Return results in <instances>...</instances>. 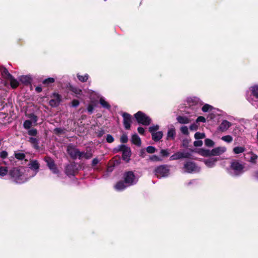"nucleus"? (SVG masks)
I'll return each mask as SVG.
<instances>
[{
  "label": "nucleus",
  "instance_id": "obj_4",
  "mask_svg": "<svg viewBox=\"0 0 258 258\" xmlns=\"http://www.w3.org/2000/svg\"><path fill=\"white\" fill-rule=\"evenodd\" d=\"M8 173L11 178L12 179L13 181L16 183L20 184L24 182L22 178L23 173L18 168L14 167L11 169Z\"/></svg>",
  "mask_w": 258,
  "mask_h": 258
},
{
  "label": "nucleus",
  "instance_id": "obj_16",
  "mask_svg": "<svg viewBox=\"0 0 258 258\" xmlns=\"http://www.w3.org/2000/svg\"><path fill=\"white\" fill-rule=\"evenodd\" d=\"M2 76L6 80L12 78V75L9 72L8 70L5 67H3L0 69Z\"/></svg>",
  "mask_w": 258,
  "mask_h": 258
},
{
  "label": "nucleus",
  "instance_id": "obj_56",
  "mask_svg": "<svg viewBox=\"0 0 258 258\" xmlns=\"http://www.w3.org/2000/svg\"><path fill=\"white\" fill-rule=\"evenodd\" d=\"M54 133L57 135H59L63 133V130L59 127L55 128L54 129Z\"/></svg>",
  "mask_w": 258,
  "mask_h": 258
},
{
  "label": "nucleus",
  "instance_id": "obj_17",
  "mask_svg": "<svg viewBox=\"0 0 258 258\" xmlns=\"http://www.w3.org/2000/svg\"><path fill=\"white\" fill-rule=\"evenodd\" d=\"M131 142L132 144L136 145L138 147H140L141 146V140L140 138L139 137V136L136 134H135L132 135Z\"/></svg>",
  "mask_w": 258,
  "mask_h": 258
},
{
  "label": "nucleus",
  "instance_id": "obj_63",
  "mask_svg": "<svg viewBox=\"0 0 258 258\" xmlns=\"http://www.w3.org/2000/svg\"><path fill=\"white\" fill-rule=\"evenodd\" d=\"M137 130L140 134L142 135H144L145 130L143 127H141V126L138 127L137 128Z\"/></svg>",
  "mask_w": 258,
  "mask_h": 258
},
{
  "label": "nucleus",
  "instance_id": "obj_10",
  "mask_svg": "<svg viewBox=\"0 0 258 258\" xmlns=\"http://www.w3.org/2000/svg\"><path fill=\"white\" fill-rule=\"evenodd\" d=\"M65 173L69 176H75L77 172V166L75 163L68 164L65 167Z\"/></svg>",
  "mask_w": 258,
  "mask_h": 258
},
{
  "label": "nucleus",
  "instance_id": "obj_55",
  "mask_svg": "<svg viewBox=\"0 0 258 258\" xmlns=\"http://www.w3.org/2000/svg\"><path fill=\"white\" fill-rule=\"evenodd\" d=\"M180 131L181 133L184 135H187L189 134L188 130L186 126H183L181 127Z\"/></svg>",
  "mask_w": 258,
  "mask_h": 258
},
{
  "label": "nucleus",
  "instance_id": "obj_52",
  "mask_svg": "<svg viewBox=\"0 0 258 258\" xmlns=\"http://www.w3.org/2000/svg\"><path fill=\"white\" fill-rule=\"evenodd\" d=\"M212 106H211L209 104H206L202 107V110L204 112H208L210 109H212Z\"/></svg>",
  "mask_w": 258,
  "mask_h": 258
},
{
  "label": "nucleus",
  "instance_id": "obj_5",
  "mask_svg": "<svg viewBox=\"0 0 258 258\" xmlns=\"http://www.w3.org/2000/svg\"><path fill=\"white\" fill-rule=\"evenodd\" d=\"M230 168L234 171L235 175H239L243 172L244 166L238 161L233 160L230 163Z\"/></svg>",
  "mask_w": 258,
  "mask_h": 258
},
{
  "label": "nucleus",
  "instance_id": "obj_11",
  "mask_svg": "<svg viewBox=\"0 0 258 258\" xmlns=\"http://www.w3.org/2000/svg\"><path fill=\"white\" fill-rule=\"evenodd\" d=\"M183 168L185 172L191 173L196 170L197 166L194 162L188 161L184 163Z\"/></svg>",
  "mask_w": 258,
  "mask_h": 258
},
{
  "label": "nucleus",
  "instance_id": "obj_39",
  "mask_svg": "<svg viewBox=\"0 0 258 258\" xmlns=\"http://www.w3.org/2000/svg\"><path fill=\"white\" fill-rule=\"evenodd\" d=\"M160 155L162 157H167L170 155L169 149H162L160 151Z\"/></svg>",
  "mask_w": 258,
  "mask_h": 258
},
{
  "label": "nucleus",
  "instance_id": "obj_28",
  "mask_svg": "<svg viewBox=\"0 0 258 258\" xmlns=\"http://www.w3.org/2000/svg\"><path fill=\"white\" fill-rule=\"evenodd\" d=\"M54 82V78L50 77L44 79L42 81V84L44 85L45 87H48L50 86L51 84L53 83Z\"/></svg>",
  "mask_w": 258,
  "mask_h": 258
},
{
  "label": "nucleus",
  "instance_id": "obj_40",
  "mask_svg": "<svg viewBox=\"0 0 258 258\" xmlns=\"http://www.w3.org/2000/svg\"><path fill=\"white\" fill-rule=\"evenodd\" d=\"M128 148L125 145H120L118 146V148L117 149H114V151L115 152H121L122 153L126 149Z\"/></svg>",
  "mask_w": 258,
  "mask_h": 258
},
{
  "label": "nucleus",
  "instance_id": "obj_61",
  "mask_svg": "<svg viewBox=\"0 0 258 258\" xmlns=\"http://www.w3.org/2000/svg\"><path fill=\"white\" fill-rule=\"evenodd\" d=\"M198 125L196 123H194L189 126V129L191 131H197L198 130Z\"/></svg>",
  "mask_w": 258,
  "mask_h": 258
},
{
  "label": "nucleus",
  "instance_id": "obj_60",
  "mask_svg": "<svg viewBox=\"0 0 258 258\" xmlns=\"http://www.w3.org/2000/svg\"><path fill=\"white\" fill-rule=\"evenodd\" d=\"M196 123H198L199 122H205L206 118L202 116H199L196 119Z\"/></svg>",
  "mask_w": 258,
  "mask_h": 258
},
{
  "label": "nucleus",
  "instance_id": "obj_6",
  "mask_svg": "<svg viewBox=\"0 0 258 258\" xmlns=\"http://www.w3.org/2000/svg\"><path fill=\"white\" fill-rule=\"evenodd\" d=\"M45 161L47 163V165L49 169L54 174H57L59 176V171L56 165L55 164L54 161L50 157H45Z\"/></svg>",
  "mask_w": 258,
  "mask_h": 258
},
{
  "label": "nucleus",
  "instance_id": "obj_2",
  "mask_svg": "<svg viewBox=\"0 0 258 258\" xmlns=\"http://www.w3.org/2000/svg\"><path fill=\"white\" fill-rule=\"evenodd\" d=\"M154 173L159 178L167 177L170 173V166L166 164L159 165L155 168Z\"/></svg>",
  "mask_w": 258,
  "mask_h": 258
},
{
  "label": "nucleus",
  "instance_id": "obj_51",
  "mask_svg": "<svg viewBox=\"0 0 258 258\" xmlns=\"http://www.w3.org/2000/svg\"><path fill=\"white\" fill-rule=\"evenodd\" d=\"M93 156V154L91 152V150L88 151L87 150L86 152H85V154H84V158L86 159H89Z\"/></svg>",
  "mask_w": 258,
  "mask_h": 258
},
{
  "label": "nucleus",
  "instance_id": "obj_64",
  "mask_svg": "<svg viewBox=\"0 0 258 258\" xmlns=\"http://www.w3.org/2000/svg\"><path fill=\"white\" fill-rule=\"evenodd\" d=\"M85 154V152H80L79 150V153L78 154V158L79 159H81L82 158L84 157V154Z\"/></svg>",
  "mask_w": 258,
  "mask_h": 258
},
{
  "label": "nucleus",
  "instance_id": "obj_12",
  "mask_svg": "<svg viewBox=\"0 0 258 258\" xmlns=\"http://www.w3.org/2000/svg\"><path fill=\"white\" fill-rule=\"evenodd\" d=\"M226 149L224 147H218L213 149L211 151V156H219L224 153Z\"/></svg>",
  "mask_w": 258,
  "mask_h": 258
},
{
  "label": "nucleus",
  "instance_id": "obj_24",
  "mask_svg": "<svg viewBox=\"0 0 258 258\" xmlns=\"http://www.w3.org/2000/svg\"><path fill=\"white\" fill-rule=\"evenodd\" d=\"M210 152L211 151L210 150L201 148L199 150L198 153L203 157H210L211 156Z\"/></svg>",
  "mask_w": 258,
  "mask_h": 258
},
{
  "label": "nucleus",
  "instance_id": "obj_43",
  "mask_svg": "<svg viewBox=\"0 0 258 258\" xmlns=\"http://www.w3.org/2000/svg\"><path fill=\"white\" fill-rule=\"evenodd\" d=\"M128 137L125 133H123L120 137V141L122 143H126L128 142Z\"/></svg>",
  "mask_w": 258,
  "mask_h": 258
},
{
  "label": "nucleus",
  "instance_id": "obj_29",
  "mask_svg": "<svg viewBox=\"0 0 258 258\" xmlns=\"http://www.w3.org/2000/svg\"><path fill=\"white\" fill-rule=\"evenodd\" d=\"M183 157L182 152H177L175 153H174L173 155H172L170 158V160H176L180 159H182Z\"/></svg>",
  "mask_w": 258,
  "mask_h": 258
},
{
  "label": "nucleus",
  "instance_id": "obj_46",
  "mask_svg": "<svg viewBox=\"0 0 258 258\" xmlns=\"http://www.w3.org/2000/svg\"><path fill=\"white\" fill-rule=\"evenodd\" d=\"M221 139L227 143H230L232 141L233 138L230 135L225 136L222 137Z\"/></svg>",
  "mask_w": 258,
  "mask_h": 258
},
{
  "label": "nucleus",
  "instance_id": "obj_30",
  "mask_svg": "<svg viewBox=\"0 0 258 258\" xmlns=\"http://www.w3.org/2000/svg\"><path fill=\"white\" fill-rule=\"evenodd\" d=\"M77 78L78 79V80L80 82L84 83V82H86L87 81L89 76L88 74H86L84 76H82V75H81L78 74L77 75Z\"/></svg>",
  "mask_w": 258,
  "mask_h": 258
},
{
  "label": "nucleus",
  "instance_id": "obj_1",
  "mask_svg": "<svg viewBox=\"0 0 258 258\" xmlns=\"http://www.w3.org/2000/svg\"><path fill=\"white\" fill-rule=\"evenodd\" d=\"M123 180H119L114 185V188L117 191L124 190L128 186L136 184L138 181V178L136 177L132 171H125L122 175Z\"/></svg>",
  "mask_w": 258,
  "mask_h": 258
},
{
  "label": "nucleus",
  "instance_id": "obj_41",
  "mask_svg": "<svg viewBox=\"0 0 258 258\" xmlns=\"http://www.w3.org/2000/svg\"><path fill=\"white\" fill-rule=\"evenodd\" d=\"M15 157L18 160H22L25 159L26 156L25 154L23 153H15Z\"/></svg>",
  "mask_w": 258,
  "mask_h": 258
},
{
  "label": "nucleus",
  "instance_id": "obj_19",
  "mask_svg": "<svg viewBox=\"0 0 258 258\" xmlns=\"http://www.w3.org/2000/svg\"><path fill=\"white\" fill-rule=\"evenodd\" d=\"M69 90L71 92H72L73 93L75 94L76 95V97L78 98L79 97L78 95H83L82 90L81 89H80L77 87L73 86L72 85H70L69 87Z\"/></svg>",
  "mask_w": 258,
  "mask_h": 258
},
{
  "label": "nucleus",
  "instance_id": "obj_50",
  "mask_svg": "<svg viewBox=\"0 0 258 258\" xmlns=\"http://www.w3.org/2000/svg\"><path fill=\"white\" fill-rule=\"evenodd\" d=\"M156 151V149L153 146H150L146 148V151L150 154H153L155 153Z\"/></svg>",
  "mask_w": 258,
  "mask_h": 258
},
{
  "label": "nucleus",
  "instance_id": "obj_7",
  "mask_svg": "<svg viewBox=\"0 0 258 258\" xmlns=\"http://www.w3.org/2000/svg\"><path fill=\"white\" fill-rule=\"evenodd\" d=\"M67 152L72 159L76 160L78 158L79 149L73 144H69L67 146Z\"/></svg>",
  "mask_w": 258,
  "mask_h": 258
},
{
  "label": "nucleus",
  "instance_id": "obj_20",
  "mask_svg": "<svg viewBox=\"0 0 258 258\" xmlns=\"http://www.w3.org/2000/svg\"><path fill=\"white\" fill-rule=\"evenodd\" d=\"M28 141L32 145L33 147L37 150L40 149L39 146V139L34 137H30Z\"/></svg>",
  "mask_w": 258,
  "mask_h": 258
},
{
  "label": "nucleus",
  "instance_id": "obj_23",
  "mask_svg": "<svg viewBox=\"0 0 258 258\" xmlns=\"http://www.w3.org/2000/svg\"><path fill=\"white\" fill-rule=\"evenodd\" d=\"M177 121L181 124H187L190 122V119L185 116L179 115L177 117Z\"/></svg>",
  "mask_w": 258,
  "mask_h": 258
},
{
  "label": "nucleus",
  "instance_id": "obj_9",
  "mask_svg": "<svg viewBox=\"0 0 258 258\" xmlns=\"http://www.w3.org/2000/svg\"><path fill=\"white\" fill-rule=\"evenodd\" d=\"M121 115L123 117V124L124 128L126 130H130L132 122V116L127 112H123Z\"/></svg>",
  "mask_w": 258,
  "mask_h": 258
},
{
  "label": "nucleus",
  "instance_id": "obj_44",
  "mask_svg": "<svg viewBox=\"0 0 258 258\" xmlns=\"http://www.w3.org/2000/svg\"><path fill=\"white\" fill-rule=\"evenodd\" d=\"M150 160L152 161H155V162L162 161V159L161 158L158 157V156H157L156 155H154L150 156Z\"/></svg>",
  "mask_w": 258,
  "mask_h": 258
},
{
  "label": "nucleus",
  "instance_id": "obj_54",
  "mask_svg": "<svg viewBox=\"0 0 258 258\" xmlns=\"http://www.w3.org/2000/svg\"><path fill=\"white\" fill-rule=\"evenodd\" d=\"M190 140L188 139H184L182 142V146L184 148H187Z\"/></svg>",
  "mask_w": 258,
  "mask_h": 258
},
{
  "label": "nucleus",
  "instance_id": "obj_13",
  "mask_svg": "<svg viewBox=\"0 0 258 258\" xmlns=\"http://www.w3.org/2000/svg\"><path fill=\"white\" fill-rule=\"evenodd\" d=\"M231 125V124L229 121L224 120L219 125L218 130L222 132H225L227 131Z\"/></svg>",
  "mask_w": 258,
  "mask_h": 258
},
{
  "label": "nucleus",
  "instance_id": "obj_58",
  "mask_svg": "<svg viewBox=\"0 0 258 258\" xmlns=\"http://www.w3.org/2000/svg\"><path fill=\"white\" fill-rule=\"evenodd\" d=\"M71 104H72V107H77L79 105L80 102H79V100H78L77 99H74L71 102Z\"/></svg>",
  "mask_w": 258,
  "mask_h": 258
},
{
  "label": "nucleus",
  "instance_id": "obj_47",
  "mask_svg": "<svg viewBox=\"0 0 258 258\" xmlns=\"http://www.w3.org/2000/svg\"><path fill=\"white\" fill-rule=\"evenodd\" d=\"M159 126L158 125H156L149 127V131L151 133V134H152V133H155L159 130Z\"/></svg>",
  "mask_w": 258,
  "mask_h": 258
},
{
  "label": "nucleus",
  "instance_id": "obj_37",
  "mask_svg": "<svg viewBox=\"0 0 258 258\" xmlns=\"http://www.w3.org/2000/svg\"><path fill=\"white\" fill-rule=\"evenodd\" d=\"M26 116L34 123H36L38 120V117L33 113L27 114Z\"/></svg>",
  "mask_w": 258,
  "mask_h": 258
},
{
  "label": "nucleus",
  "instance_id": "obj_26",
  "mask_svg": "<svg viewBox=\"0 0 258 258\" xmlns=\"http://www.w3.org/2000/svg\"><path fill=\"white\" fill-rule=\"evenodd\" d=\"M29 165V168L34 170H38L40 167L39 163L37 160L32 161Z\"/></svg>",
  "mask_w": 258,
  "mask_h": 258
},
{
  "label": "nucleus",
  "instance_id": "obj_22",
  "mask_svg": "<svg viewBox=\"0 0 258 258\" xmlns=\"http://www.w3.org/2000/svg\"><path fill=\"white\" fill-rule=\"evenodd\" d=\"M163 136V134L161 131L152 133V139L155 142L160 141L162 138Z\"/></svg>",
  "mask_w": 258,
  "mask_h": 258
},
{
  "label": "nucleus",
  "instance_id": "obj_42",
  "mask_svg": "<svg viewBox=\"0 0 258 258\" xmlns=\"http://www.w3.org/2000/svg\"><path fill=\"white\" fill-rule=\"evenodd\" d=\"M32 122L30 120H26L23 123L24 127L25 129H30L32 126Z\"/></svg>",
  "mask_w": 258,
  "mask_h": 258
},
{
  "label": "nucleus",
  "instance_id": "obj_18",
  "mask_svg": "<svg viewBox=\"0 0 258 258\" xmlns=\"http://www.w3.org/2000/svg\"><path fill=\"white\" fill-rule=\"evenodd\" d=\"M175 135H176V132H175V128L172 127V128H169L167 132L166 140H173L175 139Z\"/></svg>",
  "mask_w": 258,
  "mask_h": 258
},
{
  "label": "nucleus",
  "instance_id": "obj_57",
  "mask_svg": "<svg viewBox=\"0 0 258 258\" xmlns=\"http://www.w3.org/2000/svg\"><path fill=\"white\" fill-rule=\"evenodd\" d=\"M8 155V152L6 151H3L0 152V157L3 159H6Z\"/></svg>",
  "mask_w": 258,
  "mask_h": 258
},
{
  "label": "nucleus",
  "instance_id": "obj_59",
  "mask_svg": "<svg viewBox=\"0 0 258 258\" xmlns=\"http://www.w3.org/2000/svg\"><path fill=\"white\" fill-rule=\"evenodd\" d=\"M99 162V160L98 158H94L91 163V166L92 167H94Z\"/></svg>",
  "mask_w": 258,
  "mask_h": 258
},
{
  "label": "nucleus",
  "instance_id": "obj_38",
  "mask_svg": "<svg viewBox=\"0 0 258 258\" xmlns=\"http://www.w3.org/2000/svg\"><path fill=\"white\" fill-rule=\"evenodd\" d=\"M205 144L207 147H212L214 146L215 143L210 139H206L205 140Z\"/></svg>",
  "mask_w": 258,
  "mask_h": 258
},
{
  "label": "nucleus",
  "instance_id": "obj_32",
  "mask_svg": "<svg viewBox=\"0 0 258 258\" xmlns=\"http://www.w3.org/2000/svg\"><path fill=\"white\" fill-rule=\"evenodd\" d=\"M245 148L244 147L237 146L233 148V151L235 154H238L244 152Z\"/></svg>",
  "mask_w": 258,
  "mask_h": 258
},
{
  "label": "nucleus",
  "instance_id": "obj_35",
  "mask_svg": "<svg viewBox=\"0 0 258 258\" xmlns=\"http://www.w3.org/2000/svg\"><path fill=\"white\" fill-rule=\"evenodd\" d=\"M8 173V169L6 166H0V176H4Z\"/></svg>",
  "mask_w": 258,
  "mask_h": 258
},
{
  "label": "nucleus",
  "instance_id": "obj_31",
  "mask_svg": "<svg viewBox=\"0 0 258 258\" xmlns=\"http://www.w3.org/2000/svg\"><path fill=\"white\" fill-rule=\"evenodd\" d=\"M99 103L103 107L106 109H110L111 108L110 104L107 102H106L103 98H101L99 99Z\"/></svg>",
  "mask_w": 258,
  "mask_h": 258
},
{
  "label": "nucleus",
  "instance_id": "obj_33",
  "mask_svg": "<svg viewBox=\"0 0 258 258\" xmlns=\"http://www.w3.org/2000/svg\"><path fill=\"white\" fill-rule=\"evenodd\" d=\"M248 154H250L251 155V157L248 160L249 162H250L252 164H256V160L258 158V156L256 155L255 154L253 153L252 152H250Z\"/></svg>",
  "mask_w": 258,
  "mask_h": 258
},
{
  "label": "nucleus",
  "instance_id": "obj_36",
  "mask_svg": "<svg viewBox=\"0 0 258 258\" xmlns=\"http://www.w3.org/2000/svg\"><path fill=\"white\" fill-rule=\"evenodd\" d=\"M199 101V99L197 97H191L189 98H188L187 102L190 104L191 105H194L197 104Z\"/></svg>",
  "mask_w": 258,
  "mask_h": 258
},
{
  "label": "nucleus",
  "instance_id": "obj_49",
  "mask_svg": "<svg viewBox=\"0 0 258 258\" xmlns=\"http://www.w3.org/2000/svg\"><path fill=\"white\" fill-rule=\"evenodd\" d=\"M37 133V130L34 128H31L28 131V134L31 136H36Z\"/></svg>",
  "mask_w": 258,
  "mask_h": 258
},
{
  "label": "nucleus",
  "instance_id": "obj_27",
  "mask_svg": "<svg viewBox=\"0 0 258 258\" xmlns=\"http://www.w3.org/2000/svg\"><path fill=\"white\" fill-rule=\"evenodd\" d=\"M8 80L10 81V85L13 89H16L19 86V82L13 76Z\"/></svg>",
  "mask_w": 258,
  "mask_h": 258
},
{
  "label": "nucleus",
  "instance_id": "obj_53",
  "mask_svg": "<svg viewBox=\"0 0 258 258\" xmlns=\"http://www.w3.org/2000/svg\"><path fill=\"white\" fill-rule=\"evenodd\" d=\"M106 141L108 143H112L114 142V139L112 135L108 134L106 137Z\"/></svg>",
  "mask_w": 258,
  "mask_h": 258
},
{
  "label": "nucleus",
  "instance_id": "obj_14",
  "mask_svg": "<svg viewBox=\"0 0 258 258\" xmlns=\"http://www.w3.org/2000/svg\"><path fill=\"white\" fill-rule=\"evenodd\" d=\"M218 160H219L218 158L212 157L205 160L204 162L207 167L212 168L215 165V163Z\"/></svg>",
  "mask_w": 258,
  "mask_h": 258
},
{
  "label": "nucleus",
  "instance_id": "obj_48",
  "mask_svg": "<svg viewBox=\"0 0 258 258\" xmlns=\"http://www.w3.org/2000/svg\"><path fill=\"white\" fill-rule=\"evenodd\" d=\"M95 134L98 138H101L105 134V131L102 128H100L99 130L95 132Z\"/></svg>",
  "mask_w": 258,
  "mask_h": 258
},
{
  "label": "nucleus",
  "instance_id": "obj_3",
  "mask_svg": "<svg viewBox=\"0 0 258 258\" xmlns=\"http://www.w3.org/2000/svg\"><path fill=\"white\" fill-rule=\"evenodd\" d=\"M134 116L139 124L147 126L151 123V118L142 111H138L134 114Z\"/></svg>",
  "mask_w": 258,
  "mask_h": 258
},
{
  "label": "nucleus",
  "instance_id": "obj_25",
  "mask_svg": "<svg viewBox=\"0 0 258 258\" xmlns=\"http://www.w3.org/2000/svg\"><path fill=\"white\" fill-rule=\"evenodd\" d=\"M251 94L255 98L258 99V85L251 86L250 88Z\"/></svg>",
  "mask_w": 258,
  "mask_h": 258
},
{
  "label": "nucleus",
  "instance_id": "obj_45",
  "mask_svg": "<svg viewBox=\"0 0 258 258\" xmlns=\"http://www.w3.org/2000/svg\"><path fill=\"white\" fill-rule=\"evenodd\" d=\"M205 137V134L204 133L197 132L195 134V138L197 140H200L201 139H203Z\"/></svg>",
  "mask_w": 258,
  "mask_h": 258
},
{
  "label": "nucleus",
  "instance_id": "obj_8",
  "mask_svg": "<svg viewBox=\"0 0 258 258\" xmlns=\"http://www.w3.org/2000/svg\"><path fill=\"white\" fill-rule=\"evenodd\" d=\"M51 97H53L54 98L50 100L49 102V105L52 107L58 106L62 100L61 96L57 93H53Z\"/></svg>",
  "mask_w": 258,
  "mask_h": 258
},
{
  "label": "nucleus",
  "instance_id": "obj_62",
  "mask_svg": "<svg viewBox=\"0 0 258 258\" xmlns=\"http://www.w3.org/2000/svg\"><path fill=\"white\" fill-rule=\"evenodd\" d=\"M203 145V142L201 140L196 141L194 142V145L195 147H201Z\"/></svg>",
  "mask_w": 258,
  "mask_h": 258
},
{
  "label": "nucleus",
  "instance_id": "obj_34",
  "mask_svg": "<svg viewBox=\"0 0 258 258\" xmlns=\"http://www.w3.org/2000/svg\"><path fill=\"white\" fill-rule=\"evenodd\" d=\"M95 106L96 104L94 103V102H91V103L88 105L87 109L89 114H92Z\"/></svg>",
  "mask_w": 258,
  "mask_h": 258
},
{
  "label": "nucleus",
  "instance_id": "obj_21",
  "mask_svg": "<svg viewBox=\"0 0 258 258\" xmlns=\"http://www.w3.org/2000/svg\"><path fill=\"white\" fill-rule=\"evenodd\" d=\"M20 81L24 85L28 86L31 84L32 79L28 76H22L21 77Z\"/></svg>",
  "mask_w": 258,
  "mask_h": 258
},
{
  "label": "nucleus",
  "instance_id": "obj_15",
  "mask_svg": "<svg viewBox=\"0 0 258 258\" xmlns=\"http://www.w3.org/2000/svg\"><path fill=\"white\" fill-rule=\"evenodd\" d=\"M131 156V150L130 147L124 150L122 153V158L123 160L128 162Z\"/></svg>",
  "mask_w": 258,
  "mask_h": 258
}]
</instances>
